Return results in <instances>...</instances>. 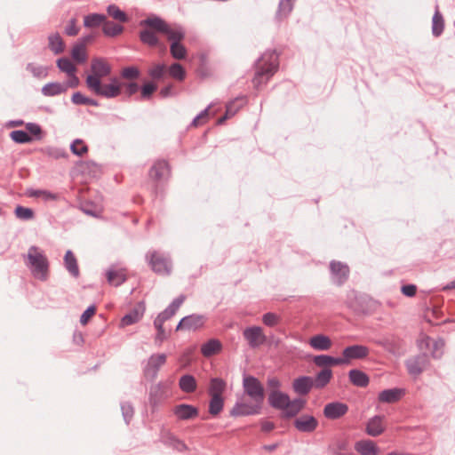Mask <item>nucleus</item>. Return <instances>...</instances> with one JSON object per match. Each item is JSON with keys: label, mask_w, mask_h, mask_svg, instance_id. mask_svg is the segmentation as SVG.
Here are the masks:
<instances>
[{"label": "nucleus", "mask_w": 455, "mask_h": 455, "mask_svg": "<svg viewBox=\"0 0 455 455\" xmlns=\"http://www.w3.org/2000/svg\"><path fill=\"white\" fill-rule=\"evenodd\" d=\"M110 64L103 58H93L91 61V74L87 76V88L96 96L113 99L121 94V84L117 78L110 79L109 84H102L101 79L111 74Z\"/></svg>", "instance_id": "f257e3e1"}, {"label": "nucleus", "mask_w": 455, "mask_h": 455, "mask_svg": "<svg viewBox=\"0 0 455 455\" xmlns=\"http://www.w3.org/2000/svg\"><path fill=\"white\" fill-rule=\"evenodd\" d=\"M255 74L252 84L256 89L265 84L279 68V57L275 50L266 51L255 62Z\"/></svg>", "instance_id": "f03ea898"}, {"label": "nucleus", "mask_w": 455, "mask_h": 455, "mask_svg": "<svg viewBox=\"0 0 455 455\" xmlns=\"http://www.w3.org/2000/svg\"><path fill=\"white\" fill-rule=\"evenodd\" d=\"M23 259L25 265L30 269L34 277L41 281L47 280L49 275V260L41 248L36 245L30 246Z\"/></svg>", "instance_id": "7ed1b4c3"}, {"label": "nucleus", "mask_w": 455, "mask_h": 455, "mask_svg": "<svg viewBox=\"0 0 455 455\" xmlns=\"http://www.w3.org/2000/svg\"><path fill=\"white\" fill-rule=\"evenodd\" d=\"M140 25L148 27L158 33L165 35L171 43L181 42L185 38L186 33L180 25H170L164 20L156 15L142 20Z\"/></svg>", "instance_id": "20e7f679"}, {"label": "nucleus", "mask_w": 455, "mask_h": 455, "mask_svg": "<svg viewBox=\"0 0 455 455\" xmlns=\"http://www.w3.org/2000/svg\"><path fill=\"white\" fill-rule=\"evenodd\" d=\"M146 261L152 271L160 275H169L172 270V263L169 254L151 250L146 253Z\"/></svg>", "instance_id": "39448f33"}, {"label": "nucleus", "mask_w": 455, "mask_h": 455, "mask_svg": "<svg viewBox=\"0 0 455 455\" xmlns=\"http://www.w3.org/2000/svg\"><path fill=\"white\" fill-rule=\"evenodd\" d=\"M167 355L164 353L152 354L147 361L142 363V372L144 378L153 382L158 376L162 366L166 363Z\"/></svg>", "instance_id": "423d86ee"}, {"label": "nucleus", "mask_w": 455, "mask_h": 455, "mask_svg": "<svg viewBox=\"0 0 455 455\" xmlns=\"http://www.w3.org/2000/svg\"><path fill=\"white\" fill-rule=\"evenodd\" d=\"M244 392L257 403H262L265 398L264 387L253 376H247L243 380Z\"/></svg>", "instance_id": "0eeeda50"}, {"label": "nucleus", "mask_w": 455, "mask_h": 455, "mask_svg": "<svg viewBox=\"0 0 455 455\" xmlns=\"http://www.w3.org/2000/svg\"><path fill=\"white\" fill-rule=\"evenodd\" d=\"M370 354L368 347L363 345H351L346 347L342 351V356L339 357L341 364H348L352 360H361L366 358Z\"/></svg>", "instance_id": "6e6552de"}, {"label": "nucleus", "mask_w": 455, "mask_h": 455, "mask_svg": "<svg viewBox=\"0 0 455 455\" xmlns=\"http://www.w3.org/2000/svg\"><path fill=\"white\" fill-rule=\"evenodd\" d=\"M243 336L251 348H257L267 341V336L259 326L245 328L243 331Z\"/></svg>", "instance_id": "1a4fd4ad"}, {"label": "nucleus", "mask_w": 455, "mask_h": 455, "mask_svg": "<svg viewBox=\"0 0 455 455\" xmlns=\"http://www.w3.org/2000/svg\"><path fill=\"white\" fill-rule=\"evenodd\" d=\"M149 178L156 183L166 180L171 176L170 164L165 160H157L148 172Z\"/></svg>", "instance_id": "9d476101"}, {"label": "nucleus", "mask_w": 455, "mask_h": 455, "mask_svg": "<svg viewBox=\"0 0 455 455\" xmlns=\"http://www.w3.org/2000/svg\"><path fill=\"white\" fill-rule=\"evenodd\" d=\"M330 272L332 283L338 286L344 284L349 276L348 266L340 261H331Z\"/></svg>", "instance_id": "9b49d317"}, {"label": "nucleus", "mask_w": 455, "mask_h": 455, "mask_svg": "<svg viewBox=\"0 0 455 455\" xmlns=\"http://www.w3.org/2000/svg\"><path fill=\"white\" fill-rule=\"evenodd\" d=\"M428 364V358L426 354H419L406 361L405 365L410 375L419 376L423 372Z\"/></svg>", "instance_id": "f8f14e48"}, {"label": "nucleus", "mask_w": 455, "mask_h": 455, "mask_svg": "<svg viewBox=\"0 0 455 455\" xmlns=\"http://www.w3.org/2000/svg\"><path fill=\"white\" fill-rule=\"evenodd\" d=\"M205 317L202 315L192 314L183 317L176 326V331H196L204 326Z\"/></svg>", "instance_id": "ddd939ff"}, {"label": "nucleus", "mask_w": 455, "mask_h": 455, "mask_svg": "<svg viewBox=\"0 0 455 455\" xmlns=\"http://www.w3.org/2000/svg\"><path fill=\"white\" fill-rule=\"evenodd\" d=\"M348 411V406L341 402H331L323 407V416L327 419L335 420L342 418Z\"/></svg>", "instance_id": "4468645a"}, {"label": "nucleus", "mask_w": 455, "mask_h": 455, "mask_svg": "<svg viewBox=\"0 0 455 455\" xmlns=\"http://www.w3.org/2000/svg\"><path fill=\"white\" fill-rule=\"evenodd\" d=\"M318 424L317 419L308 414H302L293 421L294 427L301 433H313Z\"/></svg>", "instance_id": "2eb2a0df"}, {"label": "nucleus", "mask_w": 455, "mask_h": 455, "mask_svg": "<svg viewBox=\"0 0 455 455\" xmlns=\"http://www.w3.org/2000/svg\"><path fill=\"white\" fill-rule=\"evenodd\" d=\"M261 404L255 403V404L236 403L231 409L229 414L231 417L250 416L260 413Z\"/></svg>", "instance_id": "dca6fc26"}, {"label": "nucleus", "mask_w": 455, "mask_h": 455, "mask_svg": "<svg viewBox=\"0 0 455 455\" xmlns=\"http://www.w3.org/2000/svg\"><path fill=\"white\" fill-rule=\"evenodd\" d=\"M173 414L180 420H188L196 418L199 414V410L194 405L180 403L173 408Z\"/></svg>", "instance_id": "f3484780"}, {"label": "nucleus", "mask_w": 455, "mask_h": 455, "mask_svg": "<svg viewBox=\"0 0 455 455\" xmlns=\"http://www.w3.org/2000/svg\"><path fill=\"white\" fill-rule=\"evenodd\" d=\"M145 305L139 302L129 313L121 319V326L125 327L138 323L144 315Z\"/></svg>", "instance_id": "a211bd4d"}, {"label": "nucleus", "mask_w": 455, "mask_h": 455, "mask_svg": "<svg viewBox=\"0 0 455 455\" xmlns=\"http://www.w3.org/2000/svg\"><path fill=\"white\" fill-rule=\"evenodd\" d=\"M289 400L290 396L280 390H271L267 398L268 403L272 408L281 410L282 411L289 405Z\"/></svg>", "instance_id": "6ab92c4d"}, {"label": "nucleus", "mask_w": 455, "mask_h": 455, "mask_svg": "<svg viewBox=\"0 0 455 455\" xmlns=\"http://www.w3.org/2000/svg\"><path fill=\"white\" fill-rule=\"evenodd\" d=\"M315 387L314 379L309 376H300L292 382L293 391L299 395H307Z\"/></svg>", "instance_id": "aec40b11"}, {"label": "nucleus", "mask_w": 455, "mask_h": 455, "mask_svg": "<svg viewBox=\"0 0 455 455\" xmlns=\"http://www.w3.org/2000/svg\"><path fill=\"white\" fill-rule=\"evenodd\" d=\"M185 299L186 297L184 295H180L179 297L175 298L172 302L156 316L155 320H160L161 323H164V322L171 319L176 314V312L184 302Z\"/></svg>", "instance_id": "412c9836"}, {"label": "nucleus", "mask_w": 455, "mask_h": 455, "mask_svg": "<svg viewBox=\"0 0 455 455\" xmlns=\"http://www.w3.org/2000/svg\"><path fill=\"white\" fill-rule=\"evenodd\" d=\"M354 448L360 455H378L379 453V448L375 442L371 439L356 441Z\"/></svg>", "instance_id": "4be33fe9"}, {"label": "nucleus", "mask_w": 455, "mask_h": 455, "mask_svg": "<svg viewBox=\"0 0 455 455\" xmlns=\"http://www.w3.org/2000/svg\"><path fill=\"white\" fill-rule=\"evenodd\" d=\"M384 419L385 417L380 415L371 418L366 424V434L372 437L380 435L385 431Z\"/></svg>", "instance_id": "5701e85b"}, {"label": "nucleus", "mask_w": 455, "mask_h": 455, "mask_svg": "<svg viewBox=\"0 0 455 455\" xmlns=\"http://www.w3.org/2000/svg\"><path fill=\"white\" fill-rule=\"evenodd\" d=\"M403 395L404 390L402 388H389L379 392L378 399L381 403H393L398 402Z\"/></svg>", "instance_id": "b1692460"}, {"label": "nucleus", "mask_w": 455, "mask_h": 455, "mask_svg": "<svg viewBox=\"0 0 455 455\" xmlns=\"http://www.w3.org/2000/svg\"><path fill=\"white\" fill-rule=\"evenodd\" d=\"M311 347L318 351L329 350L332 345L331 339L324 334L312 336L308 341Z\"/></svg>", "instance_id": "393cba45"}, {"label": "nucleus", "mask_w": 455, "mask_h": 455, "mask_svg": "<svg viewBox=\"0 0 455 455\" xmlns=\"http://www.w3.org/2000/svg\"><path fill=\"white\" fill-rule=\"evenodd\" d=\"M64 267L71 276H73L74 278L79 277L80 270L78 267V262L75 254L70 250L67 251L65 253Z\"/></svg>", "instance_id": "a878e982"}, {"label": "nucleus", "mask_w": 455, "mask_h": 455, "mask_svg": "<svg viewBox=\"0 0 455 455\" xmlns=\"http://www.w3.org/2000/svg\"><path fill=\"white\" fill-rule=\"evenodd\" d=\"M349 381L357 387H366L369 385V376L361 370L352 369L348 371Z\"/></svg>", "instance_id": "bb28decb"}, {"label": "nucleus", "mask_w": 455, "mask_h": 455, "mask_svg": "<svg viewBox=\"0 0 455 455\" xmlns=\"http://www.w3.org/2000/svg\"><path fill=\"white\" fill-rule=\"evenodd\" d=\"M148 28L142 29L140 32L139 37L143 44L149 47H156L159 45V38L156 35V31L153 28L147 27Z\"/></svg>", "instance_id": "cd10ccee"}, {"label": "nucleus", "mask_w": 455, "mask_h": 455, "mask_svg": "<svg viewBox=\"0 0 455 455\" xmlns=\"http://www.w3.org/2000/svg\"><path fill=\"white\" fill-rule=\"evenodd\" d=\"M306 401L302 398H294L289 400V405L283 411V417L293 418L295 417L305 406Z\"/></svg>", "instance_id": "c85d7f7f"}, {"label": "nucleus", "mask_w": 455, "mask_h": 455, "mask_svg": "<svg viewBox=\"0 0 455 455\" xmlns=\"http://www.w3.org/2000/svg\"><path fill=\"white\" fill-rule=\"evenodd\" d=\"M444 30V19L439 11L438 4L435 5V13L432 18V34L435 37H439Z\"/></svg>", "instance_id": "c756f323"}, {"label": "nucleus", "mask_w": 455, "mask_h": 455, "mask_svg": "<svg viewBox=\"0 0 455 455\" xmlns=\"http://www.w3.org/2000/svg\"><path fill=\"white\" fill-rule=\"evenodd\" d=\"M27 195L29 197L41 198L44 202L57 201L60 198V195L58 193H52L49 190L44 189H28Z\"/></svg>", "instance_id": "7c9ffc66"}, {"label": "nucleus", "mask_w": 455, "mask_h": 455, "mask_svg": "<svg viewBox=\"0 0 455 455\" xmlns=\"http://www.w3.org/2000/svg\"><path fill=\"white\" fill-rule=\"evenodd\" d=\"M296 0H280L275 13L278 20L286 19L292 12Z\"/></svg>", "instance_id": "2f4dec72"}, {"label": "nucleus", "mask_w": 455, "mask_h": 455, "mask_svg": "<svg viewBox=\"0 0 455 455\" xmlns=\"http://www.w3.org/2000/svg\"><path fill=\"white\" fill-rule=\"evenodd\" d=\"M332 378V371L330 368H323L315 376L314 386L316 389L325 387Z\"/></svg>", "instance_id": "473e14b6"}, {"label": "nucleus", "mask_w": 455, "mask_h": 455, "mask_svg": "<svg viewBox=\"0 0 455 455\" xmlns=\"http://www.w3.org/2000/svg\"><path fill=\"white\" fill-rule=\"evenodd\" d=\"M222 348V345L220 340L212 339L207 342L204 343L201 347V353L205 357H210L219 353Z\"/></svg>", "instance_id": "72a5a7b5"}, {"label": "nucleus", "mask_w": 455, "mask_h": 455, "mask_svg": "<svg viewBox=\"0 0 455 455\" xmlns=\"http://www.w3.org/2000/svg\"><path fill=\"white\" fill-rule=\"evenodd\" d=\"M313 362L316 366L323 368H329V366L341 364V360L339 357H333L328 355H315L313 359Z\"/></svg>", "instance_id": "f704fd0d"}, {"label": "nucleus", "mask_w": 455, "mask_h": 455, "mask_svg": "<svg viewBox=\"0 0 455 455\" xmlns=\"http://www.w3.org/2000/svg\"><path fill=\"white\" fill-rule=\"evenodd\" d=\"M329 455H355L348 448V443L339 440L328 447Z\"/></svg>", "instance_id": "c9c22d12"}, {"label": "nucleus", "mask_w": 455, "mask_h": 455, "mask_svg": "<svg viewBox=\"0 0 455 455\" xmlns=\"http://www.w3.org/2000/svg\"><path fill=\"white\" fill-rule=\"evenodd\" d=\"M67 91V85L60 83H49L43 86L42 93L47 97L60 95Z\"/></svg>", "instance_id": "e433bc0d"}, {"label": "nucleus", "mask_w": 455, "mask_h": 455, "mask_svg": "<svg viewBox=\"0 0 455 455\" xmlns=\"http://www.w3.org/2000/svg\"><path fill=\"white\" fill-rule=\"evenodd\" d=\"M180 388L185 393H193L196 390L197 384L195 377L190 374H185L179 380Z\"/></svg>", "instance_id": "4c0bfd02"}, {"label": "nucleus", "mask_w": 455, "mask_h": 455, "mask_svg": "<svg viewBox=\"0 0 455 455\" xmlns=\"http://www.w3.org/2000/svg\"><path fill=\"white\" fill-rule=\"evenodd\" d=\"M48 47L54 54H60L65 50L64 42L59 33L48 36Z\"/></svg>", "instance_id": "58836bf2"}, {"label": "nucleus", "mask_w": 455, "mask_h": 455, "mask_svg": "<svg viewBox=\"0 0 455 455\" xmlns=\"http://www.w3.org/2000/svg\"><path fill=\"white\" fill-rule=\"evenodd\" d=\"M170 53L173 59L182 60L187 58L188 51L181 42H172L170 44Z\"/></svg>", "instance_id": "ea45409f"}, {"label": "nucleus", "mask_w": 455, "mask_h": 455, "mask_svg": "<svg viewBox=\"0 0 455 455\" xmlns=\"http://www.w3.org/2000/svg\"><path fill=\"white\" fill-rule=\"evenodd\" d=\"M102 30L105 36L115 37L123 32L124 27L113 21L107 20L106 19L102 26Z\"/></svg>", "instance_id": "a19ab883"}, {"label": "nucleus", "mask_w": 455, "mask_h": 455, "mask_svg": "<svg viewBox=\"0 0 455 455\" xmlns=\"http://www.w3.org/2000/svg\"><path fill=\"white\" fill-rule=\"evenodd\" d=\"M224 408V398L223 396L213 395L211 396L209 402V413L215 417L219 415Z\"/></svg>", "instance_id": "79ce46f5"}, {"label": "nucleus", "mask_w": 455, "mask_h": 455, "mask_svg": "<svg viewBox=\"0 0 455 455\" xmlns=\"http://www.w3.org/2000/svg\"><path fill=\"white\" fill-rule=\"evenodd\" d=\"M106 16L100 13H91L84 16V25L86 28H97L100 25L103 26Z\"/></svg>", "instance_id": "37998d69"}, {"label": "nucleus", "mask_w": 455, "mask_h": 455, "mask_svg": "<svg viewBox=\"0 0 455 455\" xmlns=\"http://www.w3.org/2000/svg\"><path fill=\"white\" fill-rule=\"evenodd\" d=\"M226 388V383L220 378H213L211 379L209 395L210 396L219 395L222 396L223 392Z\"/></svg>", "instance_id": "c03bdc74"}, {"label": "nucleus", "mask_w": 455, "mask_h": 455, "mask_svg": "<svg viewBox=\"0 0 455 455\" xmlns=\"http://www.w3.org/2000/svg\"><path fill=\"white\" fill-rule=\"evenodd\" d=\"M108 282L114 286H119L126 281V275L120 270H108L107 272Z\"/></svg>", "instance_id": "a18cd8bd"}, {"label": "nucleus", "mask_w": 455, "mask_h": 455, "mask_svg": "<svg viewBox=\"0 0 455 455\" xmlns=\"http://www.w3.org/2000/svg\"><path fill=\"white\" fill-rule=\"evenodd\" d=\"M79 209L86 215L93 217L97 216L100 212L99 205L89 200L81 201L79 204Z\"/></svg>", "instance_id": "49530a36"}, {"label": "nucleus", "mask_w": 455, "mask_h": 455, "mask_svg": "<svg viewBox=\"0 0 455 455\" xmlns=\"http://www.w3.org/2000/svg\"><path fill=\"white\" fill-rule=\"evenodd\" d=\"M71 100L76 105H85V106H93V107L99 106V102L96 100L86 97L84 94H82L80 92H75L72 95Z\"/></svg>", "instance_id": "de8ad7c7"}, {"label": "nucleus", "mask_w": 455, "mask_h": 455, "mask_svg": "<svg viewBox=\"0 0 455 455\" xmlns=\"http://www.w3.org/2000/svg\"><path fill=\"white\" fill-rule=\"evenodd\" d=\"M107 12L110 17L119 22H127L129 20L128 15L116 4H110Z\"/></svg>", "instance_id": "09e8293b"}, {"label": "nucleus", "mask_w": 455, "mask_h": 455, "mask_svg": "<svg viewBox=\"0 0 455 455\" xmlns=\"http://www.w3.org/2000/svg\"><path fill=\"white\" fill-rule=\"evenodd\" d=\"M11 139L20 144L30 143L33 140L32 136L26 131L15 130L10 133Z\"/></svg>", "instance_id": "8fccbe9b"}, {"label": "nucleus", "mask_w": 455, "mask_h": 455, "mask_svg": "<svg viewBox=\"0 0 455 455\" xmlns=\"http://www.w3.org/2000/svg\"><path fill=\"white\" fill-rule=\"evenodd\" d=\"M169 75L178 80L183 81L186 77V70L181 64L178 62L172 63L168 68Z\"/></svg>", "instance_id": "3c124183"}, {"label": "nucleus", "mask_w": 455, "mask_h": 455, "mask_svg": "<svg viewBox=\"0 0 455 455\" xmlns=\"http://www.w3.org/2000/svg\"><path fill=\"white\" fill-rule=\"evenodd\" d=\"M71 56L77 63H84L86 60L85 45L84 43L76 44L71 51Z\"/></svg>", "instance_id": "603ef678"}, {"label": "nucleus", "mask_w": 455, "mask_h": 455, "mask_svg": "<svg viewBox=\"0 0 455 455\" xmlns=\"http://www.w3.org/2000/svg\"><path fill=\"white\" fill-rule=\"evenodd\" d=\"M57 66L62 72H65L67 75H73V73H76V66L68 58H60L57 60Z\"/></svg>", "instance_id": "864d4df0"}, {"label": "nucleus", "mask_w": 455, "mask_h": 455, "mask_svg": "<svg viewBox=\"0 0 455 455\" xmlns=\"http://www.w3.org/2000/svg\"><path fill=\"white\" fill-rule=\"evenodd\" d=\"M166 66L164 64H156L148 69V76L153 80H161L166 73Z\"/></svg>", "instance_id": "5fc2aeb1"}, {"label": "nucleus", "mask_w": 455, "mask_h": 455, "mask_svg": "<svg viewBox=\"0 0 455 455\" xmlns=\"http://www.w3.org/2000/svg\"><path fill=\"white\" fill-rule=\"evenodd\" d=\"M120 405L124 420L129 425L134 416V407L130 402H122Z\"/></svg>", "instance_id": "6e6d98bb"}, {"label": "nucleus", "mask_w": 455, "mask_h": 455, "mask_svg": "<svg viewBox=\"0 0 455 455\" xmlns=\"http://www.w3.org/2000/svg\"><path fill=\"white\" fill-rule=\"evenodd\" d=\"M71 152L76 155L82 156L88 151V147L84 144V142L80 140H75L70 145Z\"/></svg>", "instance_id": "4d7b16f0"}, {"label": "nucleus", "mask_w": 455, "mask_h": 455, "mask_svg": "<svg viewBox=\"0 0 455 455\" xmlns=\"http://www.w3.org/2000/svg\"><path fill=\"white\" fill-rule=\"evenodd\" d=\"M154 327L156 330V335L155 341L156 343L161 344L164 340H165L168 337L164 328V323H161L160 320L154 321Z\"/></svg>", "instance_id": "13d9d810"}, {"label": "nucleus", "mask_w": 455, "mask_h": 455, "mask_svg": "<svg viewBox=\"0 0 455 455\" xmlns=\"http://www.w3.org/2000/svg\"><path fill=\"white\" fill-rule=\"evenodd\" d=\"M15 215L18 219L28 220L33 219L34 212L30 208L19 205L15 209Z\"/></svg>", "instance_id": "bf43d9fd"}, {"label": "nucleus", "mask_w": 455, "mask_h": 455, "mask_svg": "<svg viewBox=\"0 0 455 455\" xmlns=\"http://www.w3.org/2000/svg\"><path fill=\"white\" fill-rule=\"evenodd\" d=\"M167 443L179 451H184L188 450L187 444L183 441L178 439L172 434L169 435Z\"/></svg>", "instance_id": "052dcab7"}, {"label": "nucleus", "mask_w": 455, "mask_h": 455, "mask_svg": "<svg viewBox=\"0 0 455 455\" xmlns=\"http://www.w3.org/2000/svg\"><path fill=\"white\" fill-rule=\"evenodd\" d=\"M262 322L268 327H274L280 322V317L272 312L266 313L262 315Z\"/></svg>", "instance_id": "680f3d73"}, {"label": "nucleus", "mask_w": 455, "mask_h": 455, "mask_svg": "<svg viewBox=\"0 0 455 455\" xmlns=\"http://www.w3.org/2000/svg\"><path fill=\"white\" fill-rule=\"evenodd\" d=\"M156 90L157 85L156 84L153 82H147L141 86V97L144 99H149Z\"/></svg>", "instance_id": "e2e57ef3"}, {"label": "nucleus", "mask_w": 455, "mask_h": 455, "mask_svg": "<svg viewBox=\"0 0 455 455\" xmlns=\"http://www.w3.org/2000/svg\"><path fill=\"white\" fill-rule=\"evenodd\" d=\"M121 76L125 79H137L140 76L138 68L131 66L122 69Z\"/></svg>", "instance_id": "0e129e2a"}, {"label": "nucleus", "mask_w": 455, "mask_h": 455, "mask_svg": "<svg viewBox=\"0 0 455 455\" xmlns=\"http://www.w3.org/2000/svg\"><path fill=\"white\" fill-rule=\"evenodd\" d=\"M26 129L30 135H34L37 140L42 138L43 131L39 124L35 123H28L26 124Z\"/></svg>", "instance_id": "69168bd1"}, {"label": "nucleus", "mask_w": 455, "mask_h": 455, "mask_svg": "<svg viewBox=\"0 0 455 455\" xmlns=\"http://www.w3.org/2000/svg\"><path fill=\"white\" fill-rule=\"evenodd\" d=\"M27 69L36 77H44L47 75L44 68L41 66H35L32 63L28 64Z\"/></svg>", "instance_id": "338daca9"}, {"label": "nucleus", "mask_w": 455, "mask_h": 455, "mask_svg": "<svg viewBox=\"0 0 455 455\" xmlns=\"http://www.w3.org/2000/svg\"><path fill=\"white\" fill-rule=\"evenodd\" d=\"M95 313L96 307L94 305L88 307L80 317L81 324L85 325L89 322L90 318L95 315Z\"/></svg>", "instance_id": "774afa93"}]
</instances>
